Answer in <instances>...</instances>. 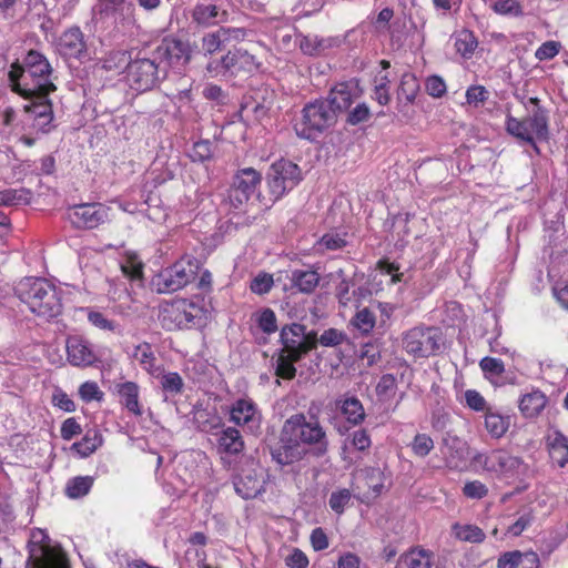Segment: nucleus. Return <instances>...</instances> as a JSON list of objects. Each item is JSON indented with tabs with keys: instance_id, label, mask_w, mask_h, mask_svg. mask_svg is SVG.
I'll return each mask as SVG.
<instances>
[{
	"instance_id": "f257e3e1",
	"label": "nucleus",
	"mask_w": 568,
	"mask_h": 568,
	"mask_svg": "<svg viewBox=\"0 0 568 568\" xmlns=\"http://www.w3.org/2000/svg\"><path fill=\"white\" fill-rule=\"evenodd\" d=\"M14 292L38 316L53 318L62 312L60 291L44 278L24 277L17 284Z\"/></svg>"
},
{
	"instance_id": "f03ea898",
	"label": "nucleus",
	"mask_w": 568,
	"mask_h": 568,
	"mask_svg": "<svg viewBox=\"0 0 568 568\" xmlns=\"http://www.w3.org/2000/svg\"><path fill=\"white\" fill-rule=\"evenodd\" d=\"M283 426L308 448L313 456L320 458L327 454L328 437L316 417L307 419L303 413L294 414L285 420Z\"/></svg>"
},
{
	"instance_id": "7ed1b4c3",
	"label": "nucleus",
	"mask_w": 568,
	"mask_h": 568,
	"mask_svg": "<svg viewBox=\"0 0 568 568\" xmlns=\"http://www.w3.org/2000/svg\"><path fill=\"white\" fill-rule=\"evenodd\" d=\"M337 121L334 109L323 99L307 103L294 130L300 138L315 140L323 132L332 128Z\"/></svg>"
},
{
	"instance_id": "20e7f679",
	"label": "nucleus",
	"mask_w": 568,
	"mask_h": 568,
	"mask_svg": "<svg viewBox=\"0 0 568 568\" xmlns=\"http://www.w3.org/2000/svg\"><path fill=\"white\" fill-rule=\"evenodd\" d=\"M28 547V568H69L62 549L44 530L33 529Z\"/></svg>"
},
{
	"instance_id": "39448f33",
	"label": "nucleus",
	"mask_w": 568,
	"mask_h": 568,
	"mask_svg": "<svg viewBox=\"0 0 568 568\" xmlns=\"http://www.w3.org/2000/svg\"><path fill=\"white\" fill-rule=\"evenodd\" d=\"M166 77V67L151 53L150 57H136L126 65L129 87L136 92L155 88Z\"/></svg>"
},
{
	"instance_id": "423d86ee",
	"label": "nucleus",
	"mask_w": 568,
	"mask_h": 568,
	"mask_svg": "<svg viewBox=\"0 0 568 568\" xmlns=\"http://www.w3.org/2000/svg\"><path fill=\"white\" fill-rule=\"evenodd\" d=\"M529 103L534 104L530 115L523 121L508 116L506 129L508 133L517 139L534 144L536 139H546L548 133V119L546 111L539 105L538 98H530Z\"/></svg>"
},
{
	"instance_id": "0eeeda50",
	"label": "nucleus",
	"mask_w": 568,
	"mask_h": 568,
	"mask_svg": "<svg viewBox=\"0 0 568 568\" xmlns=\"http://www.w3.org/2000/svg\"><path fill=\"white\" fill-rule=\"evenodd\" d=\"M200 268L199 261L190 255L182 256L173 265L162 270L155 277L159 293H173L191 283Z\"/></svg>"
},
{
	"instance_id": "6e6552de",
	"label": "nucleus",
	"mask_w": 568,
	"mask_h": 568,
	"mask_svg": "<svg viewBox=\"0 0 568 568\" xmlns=\"http://www.w3.org/2000/svg\"><path fill=\"white\" fill-rule=\"evenodd\" d=\"M442 334L436 327L415 326L402 334L403 349L414 358L435 355L440 347Z\"/></svg>"
},
{
	"instance_id": "1a4fd4ad",
	"label": "nucleus",
	"mask_w": 568,
	"mask_h": 568,
	"mask_svg": "<svg viewBox=\"0 0 568 568\" xmlns=\"http://www.w3.org/2000/svg\"><path fill=\"white\" fill-rule=\"evenodd\" d=\"M202 310L187 300H178L164 304L159 314L163 328L168 331L190 328L197 324Z\"/></svg>"
},
{
	"instance_id": "9d476101",
	"label": "nucleus",
	"mask_w": 568,
	"mask_h": 568,
	"mask_svg": "<svg viewBox=\"0 0 568 568\" xmlns=\"http://www.w3.org/2000/svg\"><path fill=\"white\" fill-rule=\"evenodd\" d=\"M280 337L281 352L290 354L293 359H301L317 346L316 333L313 331L306 332V327L297 323L282 327Z\"/></svg>"
},
{
	"instance_id": "9b49d317",
	"label": "nucleus",
	"mask_w": 568,
	"mask_h": 568,
	"mask_svg": "<svg viewBox=\"0 0 568 568\" xmlns=\"http://www.w3.org/2000/svg\"><path fill=\"white\" fill-rule=\"evenodd\" d=\"M27 75L32 78L23 92L34 94L37 92L51 93L55 90V85L50 80L51 67L43 54L38 51H29L23 60Z\"/></svg>"
},
{
	"instance_id": "f8f14e48",
	"label": "nucleus",
	"mask_w": 568,
	"mask_h": 568,
	"mask_svg": "<svg viewBox=\"0 0 568 568\" xmlns=\"http://www.w3.org/2000/svg\"><path fill=\"white\" fill-rule=\"evenodd\" d=\"M258 69V63L253 54L247 51H229L221 60L207 64L206 71L211 77L237 75L241 72L251 73Z\"/></svg>"
},
{
	"instance_id": "ddd939ff",
	"label": "nucleus",
	"mask_w": 568,
	"mask_h": 568,
	"mask_svg": "<svg viewBox=\"0 0 568 568\" xmlns=\"http://www.w3.org/2000/svg\"><path fill=\"white\" fill-rule=\"evenodd\" d=\"M110 207L102 203H82L68 207L65 216L73 227L92 230L109 221Z\"/></svg>"
},
{
	"instance_id": "4468645a",
	"label": "nucleus",
	"mask_w": 568,
	"mask_h": 568,
	"mask_svg": "<svg viewBox=\"0 0 568 568\" xmlns=\"http://www.w3.org/2000/svg\"><path fill=\"white\" fill-rule=\"evenodd\" d=\"M300 168L290 161H278L272 164L268 173V189L274 200L281 199L293 190L301 181Z\"/></svg>"
},
{
	"instance_id": "2eb2a0df",
	"label": "nucleus",
	"mask_w": 568,
	"mask_h": 568,
	"mask_svg": "<svg viewBox=\"0 0 568 568\" xmlns=\"http://www.w3.org/2000/svg\"><path fill=\"white\" fill-rule=\"evenodd\" d=\"M261 179V174L252 168L237 171L229 191V200L234 209H240L248 202L256 193Z\"/></svg>"
},
{
	"instance_id": "dca6fc26",
	"label": "nucleus",
	"mask_w": 568,
	"mask_h": 568,
	"mask_svg": "<svg viewBox=\"0 0 568 568\" xmlns=\"http://www.w3.org/2000/svg\"><path fill=\"white\" fill-rule=\"evenodd\" d=\"M152 53L162 65L175 69L185 67L191 59L190 44L174 38L163 39Z\"/></svg>"
},
{
	"instance_id": "f3484780",
	"label": "nucleus",
	"mask_w": 568,
	"mask_h": 568,
	"mask_svg": "<svg viewBox=\"0 0 568 568\" xmlns=\"http://www.w3.org/2000/svg\"><path fill=\"white\" fill-rule=\"evenodd\" d=\"M308 453L311 450L283 426L280 445L272 450L273 459L281 466H288L301 462Z\"/></svg>"
},
{
	"instance_id": "a211bd4d",
	"label": "nucleus",
	"mask_w": 568,
	"mask_h": 568,
	"mask_svg": "<svg viewBox=\"0 0 568 568\" xmlns=\"http://www.w3.org/2000/svg\"><path fill=\"white\" fill-rule=\"evenodd\" d=\"M230 420L251 433H255L261 427L262 414L251 398H239L232 404Z\"/></svg>"
},
{
	"instance_id": "6ab92c4d",
	"label": "nucleus",
	"mask_w": 568,
	"mask_h": 568,
	"mask_svg": "<svg viewBox=\"0 0 568 568\" xmlns=\"http://www.w3.org/2000/svg\"><path fill=\"white\" fill-rule=\"evenodd\" d=\"M57 51L65 59L81 60L87 55V42L79 27L63 31L57 41Z\"/></svg>"
},
{
	"instance_id": "aec40b11",
	"label": "nucleus",
	"mask_w": 568,
	"mask_h": 568,
	"mask_svg": "<svg viewBox=\"0 0 568 568\" xmlns=\"http://www.w3.org/2000/svg\"><path fill=\"white\" fill-rule=\"evenodd\" d=\"M50 93L37 92L34 94L24 95L26 99H30L31 103L24 106L27 113H30L37 126L42 132L50 130V124L53 120V110L51 101L48 99Z\"/></svg>"
},
{
	"instance_id": "412c9836",
	"label": "nucleus",
	"mask_w": 568,
	"mask_h": 568,
	"mask_svg": "<svg viewBox=\"0 0 568 568\" xmlns=\"http://www.w3.org/2000/svg\"><path fill=\"white\" fill-rule=\"evenodd\" d=\"M68 361L73 366L85 367L97 361V356L88 341L74 335L67 338Z\"/></svg>"
},
{
	"instance_id": "4be33fe9",
	"label": "nucleus",
	"mask_w": 568,
	"mask_h": 568,
	"mask_svg": "<svg viewBox=\"0 0 568 568\" xmlns=\"http://www.w3.org/2000/svg\"><path fill=\"white\" fill-rule=\"evenodd\" d=\"M358 98L357 89L352 83L343 82L332 88L327 98L323 100L332 105L335 116L337 118L339 112L347 110Z\"/></svg>"
},
{
	"instance_id": "5701e85b",
	"label": "nucleus",
	"mask_w": 568,
	"mask_h": 568,
	"mask_svg": "<svg viewBox=\"0 0 568 568\" xmlns=\"http://www.w3.org/2000/svg\"><path fill=\"white\" fill-rule=\"evenodd\" d=\"M234 489L244 499L255 498L263 490V480L255 469H245L233 479Z\"/></svg>"
},
{
	"instance_id": "b1692460",
	"label": "nucleus",
	"mask_w": 568,
	"mask_h": 568,
	"mask_svg": "<svg viewBox=\"0 0 568 568\" xmlns=\"http://www.w3.org/2000/svg\"><path fill=\"white\" fill-rule=\"evenodd\" d=\"M446 464L452 469H457L466 460L467 445L455 435L447 434L443 439Z\"/></svg>"
},
{
	"instance_id": "393cba45",
	"label": "nucleus",
	"mask_w": 568,
	"mask_h": 568,
	"mask_svg": "<svg viewBox=\"0 0 568 568\" xmlns=\"http://www.w3.org/2000/svg\"><path fill=\"white\" fill-rule=\"evenodd\" d=\"M497 568H540V561L534 551L515 550L503 554L498 558Z\"/></svg>"
},
{
	"instance_id": "a878e982",
	"label": "nucleus",
	"mask_w": 568,
	"mask_h": 568,
	"mask_svg": "<svg viewBox=\"0 0 568 568\" xmlns=\"http://www.w3.org/2000/svg\"><path fill=\"white\" fill-rule=\"evenodd\" d=\"M546 442L552 463L565 467L568 464V437L555 429L548 433Z\"/></svg>"
},
{
	"instance_id": "bb28decb",
	"label": "nucleus",
	"mask_w": 568,
	"mask_h": 568,
	"mask_svg": "<svg viewBox=\"0 0 568 568\" xmlns=\"http://www.w3.org/2000/svg\"><path fill=\"white\" fill-rule=\"evenodd\" d=\"M547 403L548 398L541 390L532 389L520 397L518 408L525 418H536L545 409Z\"/></svg>"
},
{
	"instance_id": "cd10ccee",
	"label": "nucleus",
	"mask_w": 568,
	"mask_h": 568,
	"mask_svg": "<svg viewBox=\"0 0 568 568\" xmlns=\"http://www.w3.org/2000/svg\"><path fill=\"white\" fill-rule=\"evenodd\" d=\"M523 462L503 449L493 450L490 473L499 476H509L518 473Z\"/></svg>"
},
{
	"instance_id": "c85d7f7f",
	"label": "nucleus",
	"mask_w": 568,
	"mask_h": 568,
	"mask_svg": "<svg viewBox=\"0 0 568 568\" xmlns=\"http://www.w3.org/2000/svg\"><path fill=\"white\" fill-rule=\"evenodd\" d=\"M192 19L199 26L211 27L219 22H225L227 12L221 11L217 6L212 3H197L192 10Z\"/></svg>"
},
{
	"instance_id": "c756f323",
	"label": "nucleus",
	"mask_w": 568,
	"mask_h": 568,
	"mask_svg": "<svg viewBox=\"0 0 568 568\" xmlns=\"http://www.w3.org/2000/svg\"><path fill=\"white\" fill-rule=\"evenodd\" d=\"M116 393L120 403L134 416L142 415V407L139 402L140 387L134 382H124L116 385Z\"/></svg>"
},
{
	"instance_id": "7c9ffc66",
	"label": "nucleus",
	"mask_w": 568,
	"mask_h": 568,
	"mask_svg": "<svg viewBox=\"0 0 568 568\" xmlns=\"http://www.w3.org/2000/svg\"><path fill=\"white\" fill-rule=\"evenodd\" d=\"M217 448L221 453L239 455L244 449V442L239 429L223 428L217 436Z\"/></svg>"
},
{
	"instance_id": "2f4dec72",
	"label": "nucleus",
	"mask_w": 568,
	"mask_h": 568,
	"mask_svg": "<svg viewBox=\"0 0 568 568\" xmlns=\"http://www.w3.org/2000/svg\"><path fill=\"white\" fill-rule=\"evenodd\" d=\"M433 555L429 550L415 547L399 557L398 564L405 568H430Z\"/></svg>"
},
{
	"instance_id": "473e14b6",
	"label": "nucleus",
	"mask_w": 568,
	"mask_h": 568,
	"mask_svg": "<svg viewBox=\"0 0 568 568\" xmlns=\"http://www.w3.org/2000/svg\"><path fill=\"white\" fill-rule=\"evenodd\" d=\"M291 282L300 292L310 294L318 286L320 274L314 270H294Z\"/></svg>"
},
{
	"instance_id": "72a5a7b5",
	"label": "nucleus",
	"mask_w": 568,
	"mask_h": 568,
	"mask_svg": "<svg viewBox=\"0 0 568 568\" xmlns=\"http://www.w3.org/2000/svg\"><path fill=\"white\" fill-rule=\"evenodd\" d=\"M510 426L509 416H504L491 409L485 413V427L488 434L496 439L505 436Z\"/></svg>"
},
{
	"instance_id": "f704fd0d",
	"label": "nucleus",
	"mask_w": 568,
	"mask_h": 568,
	"mask_svg": "<svg viewBox=\"0 0 568 568\" xmlns=\"http://www.w3.org/2000/svg\"><path fill=\"white\" fill-rule=\"evenodd\" d=\"M144 265L134 252H126L121 261V271L125 277L139 284L143 281Z\"/></svg>"
},
{
	"instance_id": "c9c22d12",
	"label": "nucleus",
	"mask_w": 568,
	"mask_h": 568,
	"mask_svg": "<svg viewBox=\"0 0 568 568\" xmlns=\"http://www.w3.org/2000/svg\"><path fill=\"white\" fill-rule=\"evenodd\" d=\"M349 325L358 331L361 335L367 336L373 332L376 325V316L368 307H357L356 313L349 321Z\"/></svg>"
},
{
	"instance_id": "e433bc0d",
	"label": "nucleus",
	"mask_w": 568,
	"mask_h": 568,
	"mask_svg": "<svg viewBox=\"0 0 568 568\" xmlns=\"http://www.w3.org/2000/svg\"><path fill=\"white\" fill-rule=\"evenodd\" d=\"M341 412L346 420L353 425H359L365 419V409L356 397H347L339 402Z\"/></svg>"
},
{
	"instance_id": "4c0bfd02",
	"label": "nucleus",
	"mask_w": 568,
	"mask_h": 568,
	"mask_svg": "<svg viewBox=\"0 0 568 568\" xmlns=\"http://www.w3.org/2000/svg\"><path fill=\"white\" fill-rule=\"evenodd\" d=\"M419 90V84L415 75L412 73H404L397 91L399 101L405 100L407 103L414 102Z\"/></svg>"
},
{
	"instance_id": "58836bf2",
	"label": "nucleus",
	"mask_w": 568,
	"mask_h": 568,
	"mask_svg": "<svg viewBox=\"0 0 568 568\" xmlns=\"http://www.w3.org/2000/svg\"><path fill=\"white\" fill-rule=\"evenodd\" d=\"M93 485V478L90 476H78L71 478L65 486V494L70 498H81L89 494Z\"/></svg>"
},
{
	"instance_id": "ea45409f",
	"label": "nucleus",
	"mask_w": 568,
	"mask_h": 568,
	"mask_svg": "<svg viewBox=\"0 0 568 568\" xmlns=\"http://www.w3.org/2000/svg\"><path fill=\"white\" fill-rule=\"evenodd\" d=\"M31 200V192L27 189H7L0 191V206H14L28 204Z\"/></svg>"
},
{
	"instance_id": "a19ab883",
	"label": "nucleus",
	"mask_w": 568,
	"mask_h": 568,
	"mask_svg": "<svg viewBox=\"0 0 568 568\" xmlns=\"http://www.w3.org/2000/svg\"><path fill=\"white\" fill-rule=\"evenodd\" d=\"M345 237L339 233H326L314 245L317 253H325L326 251H336L346 246Z\"/></svg>"
},
{
	"instance_id": "79ce46f5",
	"label": "nucleus",
	"mask_w": 568,
	"mask_h": 568,
	"mask_svg": "<svg viewBox=\"0 0 568 568\" xmlns=\"http://www.w3.org/2000/svg\"><path fill=\"white\" fill-rule=\"evenodd\" d=\"M132 357L149 373L153 372L156 358L152 352V347L148 343L139 344L134 347Z\"/></svg>"
},
{
	"instance_id": "37998d69",
	"label": "nucleus",
	"mask_w": 568,
	"mask_h": 568,
	"mask_svg": "<svg viewBox=\"0 0 568 568\" xmlns=\"http://www.w3.org/2000/svg\"><path fill=\"white\" fill-rule=\"evenodd\" d=\"M102 445V437L98 432H88L81 442L74 443L73 448L82 456L88 457Z\"/></svg>"
},
{
	"instance_id": "c03bdc74",
	"label": "nucleus",
	"mask_w": 568,
	"mask_h": 568,
	"mask_svg": "<svg viewBox=\"0 0 568 568\" xmlns=\"http://www.w3.org/2000/svg\"><path fill=\"white\" fill-rule=\"evenodd\" d=\"M476 47L477 40L470 31L463 30L457 34L455 39V48L463 57L469 58Z\"/></svg>"
},
{
	"instance_id": "a18cd8bd",
	"label": "nucleus",
	"mask_w": 568,
	"mask_h": 568,
	"mask_svg": "<svg viewBox=\"0 0 568 568\" xmlns=\"http://www.w3.org/2000/svg\"><path fill=\"white\" fill-rule=\"evenodd\" d=\"M300 359H293L290 354L281 352L276 361V375L284 379H292L295 377L296 368L294 363Z\"/></svg>"
},
{
	"instance_id": "49530a36",
	"label": "nucleus",
	"mask_w": 568,
	"mask_h": 568,
	"mask_svg": "<svg viewBox=\"0 0 568 568\" xmlns=\"http://www.w3.org/2000/svg\"><path fill=\"white\" fill-rule=\"evenodd\" d=\"M490 8L500 16L518 17L523 13V8L518 0H495Z\"/></svg>"
},
{
	"instance_id": "de8ad7c7",
	"label": "nucleus",
	"mask_w": 568,
	"mask_h": 568,
	"mask_svg": "<svg viewBox=\"0 0 568 568\" xmlns=\"http://www.w3.org/2000/svg\"><path fill=\"white\" fill-rule=\"evenodd\" d=\"M410 448L415 456L424 458L434 449V440L429 435L419 433L415 435Z\"/></svg>"
},
{
	"instance_id": "09e8293b",
	"label": "nucleus",
	"mask_w": 568,
	"mask_h": 568,
	"mask_svg": "<svg viewBox=\"0 0 568 568\" xmlns=\"http://www.w3.org/2000/svg\"><path fill=\"white\" fill-rule=\"evenodd\" d=\"M27 78V71L26 67L20 65L19 63H13L11 65V69L9 71V80L11 82L12 90L20 95H29L28 93L23 92V90L29 87L28 82H24L23 84L20 83V80H26Z\"/></svg>"
},
{
	"instance_id": "8fccbe9b",
	"label": "nucleus",
	"mask_w": 568,
	"mask_h": 568,
	"mask_svg": "<svg viewBox=\"0 0 568 568\" xmlns=\"http://www.w3.org/2000/svg\"><path fill=\"white\" fill-rule=\"evenodd\" d=\"M351 498V490L347 488H342L331 494L328 504L334 513L341 515L344 513L346 506L349 504Z\"/></svg>"
},
{
	"instance_id": "3c124183",
	"label": "nucleus",
	"mask_w": 568,
	"mask_h": 568,
	"mask_svg": "<svg viewBox=\"0 0 568 568\" xmlns=\"http://www.w3.org/2000/svg\"><path fill=\"white\" fill-rule=\"evenodd\" d=\"M212 155V143L207 140L195 142L189 153V156L193 162H204L211 159Z\"/></svg>"
},
{
	"instance_id": "603ef678",
	"label": "nucleus",
	"mask_w": 568,
	"mask_h": 568,
	"mask_svg": "<svg viewBox=\"0 0 568 568\" xmlns=\"http://www.w3.org/2000/svg\"><path fill=\"white\" fill-rule=\"evenodd\" d=\"M256 322L258 327L266 334H272L277 331L276 315L271 308H264L257 313Z\"/></svg>"
},
{
	"instance_id": "864d4df0",
	"label": "nucleus",
	"mask_w": 568,
	"mask_h": 568,
	"mask_svg": "<svg viewBox=\"0 0 568 568\" xmlns=\"http://www.w3.org/2000/svg\"><path fill=\"white\" fill-rule=\"evenodd\" d=\"M456 536L460 540L469 542H481L485 539V532L474 525L457 527Z\"/></svg>"
},
{
	"instance_id": "5fc2aeb1",
	"label": "nucleus",
	"mask_w": 568,
	"mask_h": 568,
	"mask_svg": "<svg viewBox=\"0 0 568 568\" xmlns=\"http://www.w3.org/2000/svg\"><path fill=\"white\" fill-rule=\"evenodd\" d=\"M224 45L243 41L248 31L245 28L222 27L219 29Z\"/></svg>"
},
{
	"instance_id": "6e6d98bb",
	"label": "nucleus",
	"mask_w": 568,
	"mask_h": 568,
	"mask_svg": "<svg viewBox=\"0 0 568 568\" xmlns=\"http://www.w3.org/2000/svg\"><path fill=\"white\" fill-rule=\"evenodd\" d=\"M561 49V43L555 40H548L544 42L538 49L535 51V58L538 61H547L554 59Z\"/></svg>"
},
{
	"instance_id": "4d7b16f0",
	"label": "nucleus",
	"mask_w": 568,
	"mask_h": 568,
	"mask_svg": "<svg viewBox=\"0 0 568 568\" xmlns=\"http://www.w3.org/2000/svg\"><path fill=\"white\" fill-rule=\"evenodd\" d=\"M161 386L166 393L179 394L183 388V379L178 373L169 372L161 377Z\"/></svg>"
},
{
	"instance_id": "13d9d810",
	"label": "nucleus",
	"mask_w": 568,
	"mask_h": 568,
	"mask_svg": "<svg viewBox=\"0 0 568 568\" xmlns=\"http://www.w3.org/2000/svg\"><path fill=\"white\" fill-rule=\"evenodd\" d=\"M88 320L93 326L103 331L116 332L119 328V324L116 322L109 320L104 314L98 311H90Z\"/></svg>"
},
{
	"instance_id": "bf43d9fd",
	"label": "nucleus",
	"mask_w": 568,
	"mask_h": 568,
	"mask_svg": "<svg viewBox=\"0 0 568 568\" xmlns=\"http://www.w3.org/2000/svg\"><path fill=\"white\" fill-rule=\"evenodd\" d=\"M463 494L470 499H483L488 495V488L480 480H470L464 485Z\"/></svg>"
},
{
	"instance_id": "052dcab7",
	"label": "nucleus",
	"mask_w": 568,
	"mask_h": 568,
	"mask_svg": "<svg viewBox=\"0 0 568 568\" xmlns=\"http://www.w3.org/2000/svg\"><path fill=\"white\" fill-rule=\"evenodd\" d=\"M273 284L274 281L272 275L261 273L252 280L250 288L253 293L263 295L271 291Z\"/></svg>"
},
{
	"instance_id": "680f3d73",
	"label": "nucleus",
	"mask_w": 568,
	"mask_h": 568,
	"mask_svg": "<svg viewBox=\"0 0 568 568\" xmlns=\"http://www.w3.org/2000/svg\"><path fill=\"white\" fill-rule=\"evenodd\" d=\"M345 339L346 335L343 332L336 328H328L317 338V344L320 343L325 347H334L342 344Z\"/></svg>"
},
{
	"instance_id": "e2e57ef3",
	"label": "nucleus",
	"mask_w": 568,
	"mask_h": 568,
	"mask_svg": "<svg viewBox=\"0 0 568 568\" xmlns=\"http://www.w3.org/2000/svg\"><path fill=\"white\" fill-rule=\"evenodd\" d=\"M465 402L466 405L475 410V412H487V409H490L487 406L486 399L481 396V394L475 389H468L465 392Z\"/></svg>"
},
{
	"instance_id": "0e129e2a",
	"label": "nucleus",
	"mask_w": 568,
	"mask_h": 568,
	"mask_svg": "<svg viewBox=\"0 0 568 568\" xmlns=\"http://www.w3.org/2000/svg\"><path fill=\"white\" fill-rule=\"evenodd\" d=\"M79 395L82 400L89 403L92 400H102L103 393L100 390L95 382H85L79 388Z\"/></svg>"
},
{
	"instance_id": "69168bd1",
	"label": "nucleus",
	"mask_w": 568,
	"mask_h": 568,
	"mask_svg": "<svg viewBox=\"0 0 568 568\" xmlns=\"http://www.w3.org/2000/svg\"><path fill=\"white\" fill-rule=\"evenodd\" d=\"M371 116V110L366 103L357 104L349 113L347 114L346 122L351 125H357L367 121Z\"/></svg>"
},
{
	"instance_id": "338daca9",
	"label": "nucleus",
	"mask_w": 568,
	"mask_h": 568,
	"mask_svg": "<svg viewBox=\"0 0 568 568\" xmlns=\"http://www.w3.org/2000/svg\"><path fill=\"white\" fill-rule=\"evenodd\" d=\"M479 366L484 373L490 374L491 376H500L505 372L504 362L495 357H484Z\"/></svg>"
},
{
	"instance_id": "774afa93",
	"label": "nucleus",
	"mask_w": 568,
	"mask_h": 568,
	"mask_svg": "<svg viewBox=\"0 0 568 568\" xmlns=\"http://www.w3.org/2000/svg\"><path fill=\"white\" fill-rule=\"evenodd\" d=\"M223 45L224 43L222 42V38L219 30H216L215 32L207 33L202 38V49L206 54H213Z\"/></svg>"
}]
</instances>
